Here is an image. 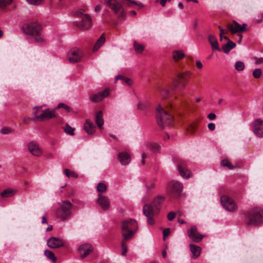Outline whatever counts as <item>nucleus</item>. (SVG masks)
Wrapping results in <instances>:
<instances>
[{
    "instance_id": "09e8293b",
    "label": "nucleus",
    "mask_w": 263,
    "mask_h": 263,
    "mask_svg": "<svg viewBox=\"0 0 263 263\" xmlns=\"http://www.w3.org/2000/svg\"><path fill=\"white\" fill-rule=\"evenodd\" d=\"M27 1L29 4H31V5H40L43 1V0H27Z\"/></svg>"
},
{
    "instance_id": "6e6552de",
    "label": "nucleus",
    "mask_w": 263,
    "mask_h": 263,
    "mask_svg": "<svg viewBox=\"0 0 263 263\" xmlns=\"http://www.w3.org/2000/svg\"><path fill=\"white\" fill-rule=\"evenodd\" d=\"M42 109V106H36L34 108L33 114L35 119L40 121H44L55 118V108L53 109L46 108L42 111L41 114H38L40 110Z\"/></svg>"
},
{
    "instance_id": "39448f33",
    "label": "nucleus",
    "mask_w": 263,
    "mask_h": 263,
    "mask_svg": "<svg viewBox=\"0 0 263 263\" xmlns=\"http://www.w3.org/2000/svg\"><path fill=\"white\" fill-rule=\"evenodd\" d=\"M86 11L85 9H80L77 11L74 15L81 18L80 22H76V25L81 30H87L90 28L92 26V20L90 16L87 14H84Z\"/></svg>"
},
{
    "instance_id": "72a5a7b5",
    "label": "nucleus",
    "mask_w": 263,
    "mask_h": 263,
    "mask_svg": "<svg viewBox=\"0 0 263 263\" xmlns=\"http://www.w3.org/2000/svg\"><path fill=\"white\" fill-rule=\"evenodd\" d=\"M130 239H125L124 237H123V239L121 241V247L122 248L121 255L122 256H125L128 251L127 246V242Z\"/></svg>"
},
{
    "instance_id": "f257e3e1",
    "label": "nucleus",
    "mask_w": 263,
    "mask_h": 263,
    "mask_svg": "<svg viewBox=\"0 0 263 263\" xmlns=\"http://www.w3.org/2000/svg\"><path fill=\"white\" fill-rule=\"evenodd\" d=\"M246 224L248 226H259L263 223V210L255 207L246 213Z\"/></svg>"
},
{
    "instance_id": "bf43d9fd",
    "label": "nucleus",
    "mask_w": 263,
    "mask_h": 263,
    "mask_svg": "<svg viewBox=\"0 0 263 263\" xmlns=\"http://www.w3.org/2000/svg\"><path fill=\"white\" fill-rule=\"evenodd\" d=\"M146 157H147L146 154L145 153H142V160L141 161V163L142 165L145 164V160H144Z\"/></svg>"
},
{
    "instance_id": "7ed1b4c3",
    "label": "nucleus",
    "mask_w": 263,
    "mask_h": 263,
    "mask_svg": "<svg viewBox=\"0 0 263 263\" xmlns=\"http://www.w3.org/2000/svg\"><path fill=\"white\" fill-rule=\"evenodd\" d=\"M23 29L26 34L32 35L36 42L41 43L44 42L43 36L41 33L42 27L38 23L33 22L25 24Z\"/></svg>"
},
{
    "instance_id": "2eb2a0df",
    "label": "nucleus",
    "mask_w": 263,
    "mask_h": 263,
    "mask_svg": "<svg viewBox=\"0 0 263 263\" xmlns=\"http://www.w3.org/2000/svg\"><path fill=\"white\" fill-rule=\"evenodd\" d=\"M189 237L195 242L201 241L204 235L200 234L195 226H192L186 231Z\"/></svg>"
},
{
    "instance_id": "774afa93",
    "label": "nucleus",
    "mask_w": 263,
    "mask_h": 263,
    "mask_svg": "<svg viewBox=\"0 0 263 263\" xmlns=\"http://www.w3.org/2000/svg\"><path fill=\"white\" fill-rule=\"evenodd\" d=\"M42 222L43 223H45L47 222V219H46V218L45 216H43L42 217Z\"/></svg>"
},
{
    "instance_id": "7c9ffc66",
    "label": "nucleus",
    "mask_w": 263,
    "mask_h": 263,
    "mask_svg": "<svg viewBox=\"0 0 263 263\" xmlns=\"http://www.w3.org/2000/svg\"><path fill=\"white\" fill-rule=\"evenodd\" d=\"M184 55V53L182 50H175L173 52V58L176 62L182 59Z\"/></svg>"
},
{
    "instance_id": "0e129e2a",
    "label": "nucleus",
    "mask_w": 263,
    "mask_h": 263,
    "mask_svg": "<svg viewBox=\"0 0 263 263\" xmlns=\"http://www.w3.org/2000/svg\"><path fill=\"white\" fill-rule=\"evenodd\" d=\"M101 9V7L100 5H97L95 7V11L96 12H99Z\"/></svg>"
},
{
    "instance_id": "8fccbe9b",
    "label": "nucleus",
    "mask_w": 263,
    "mask_h": 263,
    "mask_svg": "<svg viewBox=\"0 0 263 263\" xmlns=\"http://www.w3.org/2000/svg\"><path fill=\"white\" fill-rule=\"evenodd\" d=\"M176 215V214L174 212H169L167 214V216L168 220L170 221L173 220L175 218Z\"/></svg>"
},
{
    "instance_id": "ddd939ff",
    "label": "nucleus",
    "mask_w": 263,
    "mask_h": 263,
    "mask_svg": "<svg viewBox=\"0 0 263 263\" xmlns=\"http://www.w3.org/2000/svg\"><path fill=\"white\" fill-rule=\"evenodd\" d=\"M221 202L223 206L228 211L234 212L237 209L236 204L230 197L223 195L221 197Z\"/></svg>"
},
{
    "instance_id": "052dcab7",
    "label": "nucleus",
    "mask_w": 263,
    "mask_h": 263,
    "mask_svg": "<svg viewBox=\"0 0 263 263\" xmlns=\"http://www.w3.org/2000/svg\"><path fill=\"white\" fill-rule=\"evenodd\" d=\"M196 65L199 69H201L202 68V64L200 61H197L196 62Z\"/></svg>"
},
{
    "instance_id": "aec40b11",
    "label": "nucleus",
    "mask_w": 263,
    "mask_h": 263,
    "mask_svg": "<svg viewBox=\"0 0 263 263\" xmlns=\"http://www.w3.org/2000/svg\"><path fill=\"white\" fill-rule=\"evenodd\" d=\"M253 132L258 137L263 136V121L255 120L253 123Z\"/></svg>"
},
{
    "instance_id": "5701e85b",
    "label": "nucleus",
    "mask_w": 263,
    "mask_h": 263,
    "mask_svg": "<svg viewBox=\"0 0 263 263\" xmlns=\"http://www.w3.org/2000/svg\"><path fill=\"white\" fill-rule=\"evenodd\" d=\"M118 158L122 165H127L130 161V156L127 152L119 153L118 155Z\"/></svg>"
},
{
    "instance_id": "a878e982",
    "label": "nucleus",
    "mask_w": 263,
    "mask_h": 263,
    "mask_svg": "<svg viewBox=\"0 0 263 263\" xmlns=\"http://www.w3.org/2000/svg\"><path fill=\"white\" fill-rule=\"evenodd\" d=\"M224 39L228 40L227 43L222 47V50L225 53H228L229 51L236 46V44L230 40L227 36L223 37Z\"/></svg>"
},
{
    "instance_id": "cd10ccee",
    "label": "nucleus",
    "mask_w": 263,
    "mask_h": 263,
    "mask_svg": "<svg viewBox=\"0 0 263 263\" xmlns=\"http://www.w3.org/2000/svg\"><path fill=\"white\" fill-rule=\"evenodd\" d=\"M208 40L214 50H217L220 51L221 49L219 48L218 46V42L214 36L210 35L208 37Z\"/></svg>"
},
{
    "instance_id": "f03ea898",
    "label": "nucleus",
    "mask_w": 263,
    "mask_h": 263,
    "mask_svg": "<svg viewBox=\"0 0 263 263\" xmlns=\"http://www.w3.org/2000/svg\"><path fill=\"white\" fill-rule=\"evenodd\" d=\"M138 229V224L135 219H128L121 223V233L125 239H131Z\"/></svg>"
},
{
    "instance_id": "e2e57ef3",
    "label": "nucleus",
    "mask_w": 263,
    "mask_h": 263,
    "mask_svg": "<svg viewBox=\"0 0 263 263\" xmlns=\"http://www.w3.org/2000/svg\"><path fill=\"white\" fill-rule=\"evenodd\" d=\"M30 120H31V119L29 117H25L23 119V123L25 124H28L30 122Z\"/></svg>"
},
{
    "instance_id": "69168bd1",
    "label": "nucleus",
    "mask_w": 263,
    "mask_h": 263,
    "mask_svg": "<svg viewBox=\"0 0 263 263\" xmlns=\"http://www.w3.org/2000/svg\"><path fill=\"white\" fill-rule=\"evenodd\" d=\"M191 134H193L194 131L195 130V127L194 126H191ZM189 130H190V129H189Z\"/></svg>"
},
{
    "instance_id": "9d476101",
    "label": "nucleus",
    "mask_w": 263,
    "mask_h": 263,
    "mask_svg": "<svg viewBox=\"0 0 263 263\" xmlns=\"http://www.w3.org/2000/svg\"><path fill=\"white\" fill-rule=\"evenodd\" d=\"M143 214L147 218V223L150 225L155 223L154 216L158 214L159 211L156 209V207L153 206V204H145L143 208Z\"/></svg>"
},
{
    "instance_id": "6e6d98bb",
    "label": "nucleus",
    "mask_w": 263,
    "mask_h": 263,
    "mask_svg": "<svg viewBox=\"0 0 263 263\" xmlns=\"http://www.w3.org/2000/svg\"><path fill=\"white\" fill-rule=\"evenodd\" d=\"M146 186L148 190H152L155 187V184L154 182H150L146 185Z\"/></svg>"
},
{
    "instance_id": "13d9d810",
    "label": "nucleus",
    "mask_w": 263,
    "mask_h": 263,
    "mask_svg": "<svg viewBox=\"0 0 263 263\" xmlns=\"http://www.w3.org/2000/svg\"><path fill=\"white\" fill-rule=\"evenodd\" d=\"M208 118L210 120H214L216 118V115L214 113H210L208 115Z\"/></svg>"
},
{
    "instance_id": "a18cd8bd",
    "label": "nucleus",
    "mask_w": 263,
    "mask_h": 263,
    "mask_svg": "<svg viewBox=\"0 0 263 263\" xmlns=\"http://www.w3.org/2000/svg\"><path fill=\"white\" fill-rule=\"evenodd\" d=\"M263 21V12H261L259 13L258 16H256V17L254 18V22L255 23H260L262 22Z\"/></svg>"
},
{
    "instance_id": "49530a36",
    "label": "nucleus",
    "mask_w": 263,
    "mask_h": 263,
    "mask_svg": "<svg viewBox=\"0 0 263 263\" xmlns=\"http://www.w3.org/2000/svg\"><path fill=\"white\" fill-rule=\"evenodd\" d=\"M12 0H0V7L3 8L6 6L11 4Z\"/></svg>"
},
{
    "instance_id": "a211bd4d",
    "label": "nucleus",
    "mask_w": 263,
    "mask_h": 263,
    "mask_svg": "<svg viewBox=\"0 0 263 263\" xmlns=\"http://www.w3.org/2000/svg\"><path fill=\"white\" fill-rule=\"evenodd\" d=\"M93 251L92 246L88 243L80 245L79 247V251L81 254V258H83L86 257Z\"/></svg>"
},
{
    "instance_id": "473e14b6",
    "label": "nucleus",
    "mask_w": 263,
    "mask_h": 263,
    "mask_svg": "<svg viewBox=\"0 0 263 263\" xmlns=\"http://www.w3.org/2000/svg\"><path fill=\"white\" fill-rule=\"evenodd\" d=\"M105 41V38L104 36V34H102L99 39L97 40L96 43L95 44L93 48V51H96L98 50V49L102 46V45L104 43Z\"/></svg>"
},
{
    "instance_id": "680f3d73",
    "label": "nucleus",
    "mask_w": 263,
    "mask_h": 263,
    "mask_svg": "<svg viewBox=\"0 0 263 263\" xmlns=\"http://www.w3.org/2000/svg\"><path fill=\"white\" fill-rule=\"evenodd\" d=\"M171 0H161L160 1V4L162 6L164 7L166 5V2H170Z\"/></svg>"
},
{
    "instance_id": "c756f323",
    "label": "nucleus",
    "mask_w": 263,
    "mask_h": 263,
    "mask_svg": "<svg viewBox=\"0 0 263 263\" xmlns=\"http://www.w3.org/2000/svg\"><path fill=\"white\" fill-rule=\"evenodd\" d=\"M16 191L11 189H7L4 190L1 193V195L3 198H9L14 196L16 193Z\"/></svg>"
},
{
    "instance_id": "c9c22d12",
    "label": "nucleus",
    "mask_w": 263,
    "mask_h": 263,
    "mask_svg": "<svg viewBox=\"0 0 263 263\" xmlns=\"http://www.w3.org/2000/svg\"><path fill=\"white\" fill-rule=\"evenodd\" d=\"M44 254L48 258L51 260L53 262H55L57 260V257L52 252L49 250H45Z\"/></svg>"
},
{
    "instance_id": "f8f14e48",
    "label": "nucleus",
    "mask_w": 263,
    "mask_h": 263,
    "mask_svg": "<svg viewBox=\"0 0 263 263\" xmlns=\"http://www.w3.org/2000/svg\"><path fill=\"white\" fill-rule=\"evenodd\" d=\"M84 55L83 51L80 48L73 47L67 53V58L71 63H77L81 61Z\"/></svg>"
},
{
    "instance_id": "4468645a",
    "label": "nucleus",
    "mask_w": 263,
    "mask_h": 263,
    "mask_svg": "<svg viewBox=\"0 0 263 263\" xmlns=\"http://www.w3.org/2000/svg\"><path fill=\"white\" fill-rule=\"evenodd\" d=\"M178 170L180 175L184 178L187 179L191 177V172L187 168V162L185 160H180L177 164Z\"/></svg>"
},
{
    "instance_id": "603ef678",
    "label": "nucleus",
    "mask_w": 263,
    "mask_h": 263,
    "mask_svg": "<svg viewBox=\"0 0 263 263\" xmlns=\"http://www.w3.org/2000/svg\"><path fill=\"white\" fill-rule=\"evenodd\" d=\"M137 107L139 109L143 110L145 108L146 105L144 103L139 102L137 105Z\"/></svg>"
},
{
    "instance_id": "b1692460",
    "label": "nucleus",
    "mask_w": 263,
    "mask_h": 263,
    "mask_svg": "<svg viewBox=\"0 0 263 263\" xmlns=\"http://www.w3.org/2000/svg\"><path fill=\"white\" fill-rule=\"evenodd\" d=\"M83 128L88 135H93L96 131V126L88 119L86 120Z\"/></svg>"
},
{
    "instance_id": "bb28decb",
    "label": "nucleus",
    "mask_w": 263,
    "mask_h": 263,
    "mask_svg": "<svg viewBox=\"0 0 263 263\" xmlns=\"http://www.w3.org/2000/svg\"><path fill=\"white\" fill-rule=\"evenodd\" d=\"M164 197L161 196H158L154 199L152 203L153 204V206L156 207V210L158 209L159 211H160L161 205L164 201Z\"/></svg>"
},
{
    "instance_id": "79ce46f5",
    "label": "nucleus",
    "mask_w": 263,
    "mask_h": 263,
    "mask_svg": "<svg viewBox=\"0 0 263 263\" xmlns=\"http://www.w3.org/2000/svg\"><path fill=\"white\" fill-rule=\"evenodd\" d=\"M147 148L152 150L158 151L160 148V146L156 143H148L146 144Z\"/></svg>"
},
{
    "instance_id": "58836bf2",
    "label": "nucleus",
    "mask_w": 263,
    "mask_h": 263,
    "mask_svg": "<svg viewBox=\"0 0 263 263\" xmlns=\"http://www.w3.org/2000/svg\"><path fill=\"white\" fill-rule=\"evenodd\" d=\"M64 173L68 178H77L78 177V175L75 172L71 171L67 168L64 170Z\"/></svg>"
},
{
    "instance_id": "4d7b16f0",
    "label": "nucleus",
    "mask_w": 263,
    "mask_h": 263,
    "mask_svg": "<svg viewBox=\"0 0 263 263\" xmlns=\"http://www.w3.org/2000/svg\"><path fill=\"white\" fill-rule=\"evenodd\" d=\"M218 28L220 30V36H222L227 32V31L221 28L220 26H218Z\"/></svg>"
},
{
    "instance_id": "f704fd0d",
    "label": "nucleus",
    "mask_w": 263,
    "mask_h": 263,
    "mask_svg": "<svg viewBox=\"0 0 263 263\" xmlns=\"http://www.w3.org/2000/svg\"><path fill=\"white\" fill-rule=\"evenodd\" d=\"M144 46L139 44L136 41L134 42V48L137 53H141L144 49Z\"/></svg>"
},
{
    "instance_id": "e433bc0d",
    "label": "nucleus",
    "mask_w": 263,
    "mask_h": 263,
    "mask_svg": "<svg viewBox=\"0 0 263 263\" xmlns=\"http://www.w3.org/2000/svg\"><path fill=\"white\" fill-rule=\"evenodd\" d=\"M245 65L243 62L237 61L235 64V69L237 71H242L245 69Z\"/></svg>"
},
{
    "instance_id": "3c124183",
    "label": "nucleus",
    "mask_w": 263,
    "mask_h": 263,
    "mask_svg": "<svg viewBox=\"0 0 263 263\" xmlns=\"http://www.w3.org/2000/svg\"><path fill=\"white\" fill-rule=\"evenodd\" d=\"M255 63L256 64H259L263 63V58L254 57Z\"/></svg>"
},
{
    "instance_id": "2f4dec72",
    "label": "nucleus",
    "mask_w": 263,
    "mask_h": 263,
    "mask_svg": "<svg viewBox=\"0 0 263 263\" xmlns=\"http://www.w3.org/2000/svg\"><path fill=\"white\" fill-rule=\"evenodd\" d=\"M221 165L223 167H227L229 170H233L235 167H240V166L235 164L234 165L231 164L230 161L228 159H224L222 160Z\"/></svg>"
},
{
    "instance_id": "6ab92c4d",
    "label": "nucleus",
    "mask_w": 263,
    "mask_h": 263,
    "mask_svg": "<svg viewBox=\"0 0 263 263\" xmlns=\"http://www.w3.org/2000/svg\"><path fill=\"white\" fill-rule=\"evenodd\" d=\"M29 151L34 156H40L42 154V151L39 145L34 141L30 142L28 144Z\"/></svg>"
},
{
    "instance_id": "4be33fe9",
    "label": "nucleus",
    "mask_w": 263,
    "mask_h": 263,
    "mask_svg": "<svg viewBox=\"0 0 263 263\" xmlns=\"http://www.w3.org/2000/svg\"><path fill=\"white\" fill-rule=\"evenodd\" d=\"M97 201L104 210H107L109 209L110 204L109 200L107 197L101 194H99Z\"/></svg>"
},
{
    "instance_id": "1a4fd4ad",
    "label": "nucleus",
    "mask_w": 263,
    "mask_h": 263,
    "mask_svg": "<svg viewBox=\"0 0 263 263\" xmlns=\"http://www.w3.org/2000/svg\"><path fill=\"white\" fill-rule=\"evenodd\" d=\"M105 4L117 15L119 20L125 18L126 13L121 5L117 0H105Z\"/></svg>"
},
{
    "instance_id": "4c0bfd02",
    "label": "nucleus",
    "mask_w": 263,
    "mask_h": 263,
    "mask_svg": "<svg viewBox=\"0 0 263 263\" xmlns=\"http://www.w3.org/2000/svg\"><path fill=\"white\" fill-rule=\"evenodd\" d=\"M116 80H122L124 82L126 83L129 86L131 85L132 84V81L130 79H129L128 78L124 77L121 75L117 76L116 77Z\"/></svg>"
},
{
    "instance_id": "9b49d317",
    "label": "nucleus",
    "mask_w": 263,
    "mask_h": 263,
    "mask_svg": "<svg viewBox=\"0 0 263 263\" xmlns=\"http://www.w3.org/2000/svg\"><path fill=\"white\" fill-rule=\"evenodd\" d=\"M182 185L177 181H171L167 185V192L171 196L175 197L179 196L182 190Z\"/></svg>"
},
{
    "instance_id": "412c9836",
    "label": "nucleus",
    "mask_w": 263,
    "mask_h": 263,
    "mask_svg": "<svg viewBox=\"0 0 263 263\" xmlns=\"http://www.w3.org/2000/svg\"><path fill=\"white\" fill-rule=\"evenodd\" d=\"M64 245L63 241L57 237H51L47 241L48 246L51 249H57Z\"/></svg>"
},
{
    "instance_id": "c85d7f7f",
    "label": "nucleus",
    "mask_w": 263,
    "mask_h": 263,
    "mask_svg": "<svg viewBox=\"0 0 263 263\" xmlns=\"http://www.w3.org/2000/svg\"><path fill=\"white\" fill-rule=\"evenodd\" d=\"M95 120L98 126L100 128H102L104 124V121L103 119V114L101 111H98L96 113Z\"/></svg>"
},
{
    "instance_id": "ea45409f",
    "label": "nucleus",
    "mask_w": 263,
    "mask_h": 263,
    "mask_svg": "<svg viewBox=\"0 0 263 263\" xmlns=\"http://www.w3.org/2000/svg\"><path fill=\"white\" fill-rule=\"evenodd\" d=\"M60 108H64L67 112H70L71 111V108L69 106H68L67 104H64V103H59L58 105V106L56 107H55V109H59Z\"/></svg>"
},
{
    "instance_id": "338daca9",
    "label": "nucleus",
    "mask_w": 263,
    "mask_h": 263,
    "mask_svg": "<svg viewBox=\"0 0 263 263\" xmlns=\"http://www.w3.org/2000/svg\"><path fill=\"white\" fill-rule=\"evenodd\" d=\"M178 222L181 224L185 223V221H184V220L180 218H178Z\"/></svg>"
},
{
    "instance_id": "5fc2aeb1",
    "label": "nucleus",
    "mask_w": 263,
    "mask_h": 263,
    "mask_svg": "<svg viewBox=\"0 0 263 263\" xmlns=\"http://www.w3.org/2000/svg\"><path fill=\"white\" fill-rule=\"evenodd\" d=\"M208 127L211 131H213L215 128V125L213 123H210L208 125Z\"/></svg>"
},
{
    "instance_id": "37998d69",
    "label": "nucleus",
    "mask_w": 263,
    "mask_h": 263,
    "mask_svg": "<svg viewBox=\"0 0 263 263\" xmlns=\"http://www.w3.org/2000/svg\"><path fill=\"white\" fill-rule=\"evenodd\" d=\"M97 189L99 192H104L107 190V186L103 183H99L97 185Z\"/></svg>"
},
{
    "instance_id": "a19ab883",
    "label": "nucleus",
    "mask_w": 263,
    "mask_h": 263,
    "mask_svg": "<svg viewBox=\"0 0 263 263\" xmlns=\"http://www.w3.org/2000/svg\"><path fill=\"white\" fill-rule=\"evenodd\" d=\"M64 132L70 135L73 136L74 135V128L71 127L68 124H66L64 128Z\"/></svg>"
},
{
    "instance_id": "f3484780",
    "label": "nucleus",
    "mask_w": 263,
    "mask_h": 263,
    "mask_svg": "<svg viewBox=\"0 0 263 263\" xmlns=\"http://www.w3.org/2000/svg\"><path fill=\"white\" fill-rule=\"evenodd\" d=\"M247 24L244 23L240 26L238 23L235 21H233L232 23L229 24L227 28L233 34L237 32H242L246 31Z\"/></svg>"
},
{
    "instance_id": "393cba45",
    "label": "nucleus",
    "mask_w": 263,
    "mask_h": 263,
    "mask_svg": "<svg viewBox=\"0 0 263 263\" xmlns=\"http://www.w3.org/2000/svg\"><path fill=\"white\" fill-rule=\"evenodd\" d=\"M189 246L192 253V257L194 259L198 258L201 253V248L194 244H190Z\"/></svg>"
},
{
    "instance_id": "dca6fc26",
    "label": "nucleus",
    "mask_w": 263,
    "mask_h": 263,
    "mask_svg": "<svg viewBox=\"0 0 263 263\" xmlns=\"http://www.w3.org/2000/svg\"><path fill=\"white\" fill-rule=\"evenodd\" d=\"M109 88H107L102 92H100L96 94L90 95L89 96V99L93 103L100 102L105 98L109 96Z\"/></svg>"
},
{
    "instance_id": "0eeeda50",
    "label": "nucleus",
    "mask_w": 263,
    "mask_h": 263,
    "mask_svg": "<svg viewBox=\"0 0 263 263\" xmlns=\"http://www.w3.org/2000/svg\"><path fill=\"white\" fill-rule=\"evenodd\" d=\"M191 73L189 71L177 74L173 79L172 85L175 89H183L187 84Z\"/></svg>"
},
{
    "instance_id": "864d4df0",
    "label": "nucleus",
    "mask_w": 263,
    "mask_h": 263,
    "mask_svg": "<svg viewBox=\"0 0 263 263\" xmlns=\"http://www.w3.org/2000/svg\"><path fill=\"white\" fill-rule=\"evenodd\" d=\"M170 230V228L165 229L163 230V237H164V239L169 234Z\"/></svg>"
},
{
    "instance_id": "de8ad7c7",
    "label": "nucleus",
    "mask_w": 263,
    "mask_h": 263,
    "mask_svg": "<svg viewBox=\"0 0 263 263\" xmlns=\"http://www.w3.org/2000/svg\"><path fill=\"white\" fill-rule=\"evenodd\" d=\"M1 132L3 134H8L13 132V130L8 127H4L1 129Z\"/></svg>"
},
{
    "instance_id": "423d86ee",
    "label": "nucleus",
    "mask_w": 263,
    "mask_h": 263,
    "mask_svg": "<svg viewBox=\"0 0 263 263\" xmlns=\"http://www.w3.org/2000/svg\"><path fill=\"white\" fill-rule=\"evenodd\" d=\"M157 121L158 124L163 127L165 125H170L172 124L173 118L171 115L167 113L160 105L157 108Z\"/></svg>"
},
{
    "instance_id": "c03bdc74",
    "label": "nucleus",
    "mask_w": 263,
    "mask_h": 263,
    "mask_svg": "<svg viewBox=\"0 0 263 263\" xmlns=\"http://www.w3.org/2000/svg\"><path fill=\"white\" fill-rule=\"evenodd\" d=\"M261 74L262 71L261 69L259 68L255 69L253 72V76L256 79L260 78L261 76Z\"/></svg>"
},
{
    "instance_id": "20e7f679",
    "label": "nucleus",
    "mask_w": 263,
    "mask_h": 263,
    "mask_svg": "<svg viewBox=\"0 0 263 263\" xmlns=\"http://www.w3.org/2000/svg\"><path fill=\"white\" fill-rule=\"evenodd\" d=\"M58 205L55 213L56 217L61 221L69 218L71 216V203L68 200H62L58 203Z\"/></svg>"
}]
</instances>
